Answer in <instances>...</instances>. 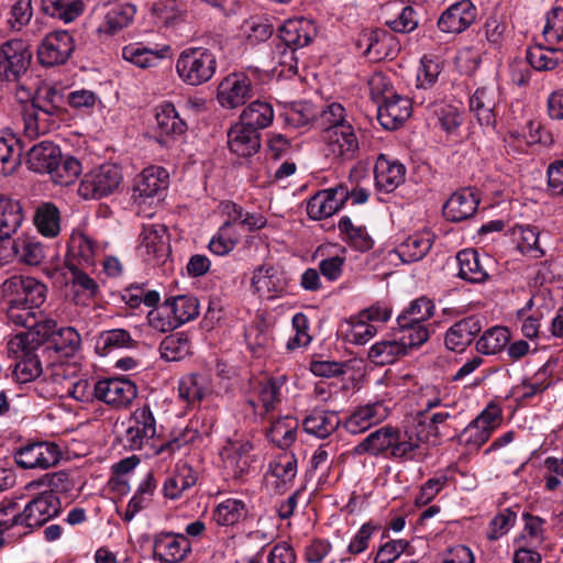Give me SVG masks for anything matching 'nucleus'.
Returning a JSON list of instances; mask_svg holds the SVG:
<instances>
[{
	"label": "nucleus",
	"mask_w": 563,
	"mask_h": 563,
	"mask_svg": "<svg viewBox=\"0 0 563 563\" xmlns=\"http://www.w3.org/2000/svg\"><path fill=\"white\" fill-rule=\"evenodd\" d=\"M217 70L214 54L205 47L184 49L176 60V73L188 86H200L209 81Z\"/></svg>",
	"instance_id": "1"
},
{
	"label": "nucleus",
	"mask_w": 563,
	"mask_h": 563,
	"mask_svg": "<svg viewBox=\"0 0 563 563\" xmlns=\"http://www.w3.org/2000/svg\"><path fill=\"white\" fill-rule=\"evenodd\" d=\"M9 352L16 358L13 374L21 384L34 380L42 372V363L37 351L42 349L38 341L35 342L33 333L21 332L10 340Z\"/></svg>",
	"instance_id": "2"
},
{
	"label": "nucleus",
	"mask_w": 563,
	"mask_h": 563,
	"mask_svg": "<svg viewBox=\"0 0 563 563\" xmlns=\"http://www.w3.org/2000/svg\"><path fill=\"white\" fill-rule=\"evenodd\" d=\"M62 511V504L58 496L53 490L43 492L31 498L21 511H18L16 521L29 533L47 523L51 519L57 517Z\"/></svg>",
	"instance_id": "3"
},
{
	"label": "nucleus",
	"mask_w": 563,
	"mask_h": 563,
	"mask_svg": "<svg viewBox=\"0 0 563 563\" xmlns=\"http://www.w3.org/2000/svg\"><path fill=\"white\" fill-rule=\"evenodd\" d=\"M32 52L29 44L20 38H12L0 45V81L18 82L26 74Z\"/></svg>",
	"instance_id": "4"
},
{
	"label": "nucleus",
	"mask_w": 563,
	"mask_h": 563,
	"mask_svg": "<svg viewBox=\"0 0 563 563\" xmlns=\"http://www.w3.org/2000/svg\"><path fill=\"white\" fill-rule=\"evenodd\" d=\"M3 295L9 302L40 308L46 300V286L34 277L12 276L2 284Z\"/></svg>",
	"instance_id": "5"
},
{
	"label": "nucleus",
	"mask_w": 563,
	"mask_h": 563,
	"mask_svg": "<svg viewBox=\"0 0 563 563\" xmlns=\"http://www.w3.org/2000/svg\"><path fill=\"white\" fill-rule=\"evenodd\" d=\"M157 433V423L151 408L145 405L136 408L128 421L123 442L131 451L142 450Z\"/></svg>",
	"instance_id": "6"
},
{
	"label": "nucleus",
	"mask_w": 563,
	"mask_h": 563,
	"mask_svg": "<svg viewBox=\"0 0 563 563\" xmlns=\"http://www.w3.org/2000/svg\"><path fill=\"white\" fill-rule=\"evenodd\" d=\"M288 287V277L282 266L263 263L253 269L251 288L262 298L276 299L282 297Z\"/></svg>",
	"instance_id": "7"
},
{
	"label": "nucleus",
	"mask_w": 563,
	"mask_h": 563,
	"mask_svg": "<svg viewBox=\"0 0 563 563\" xmlns=\"http://www.w3.org/2000/svg\"><path fill=\"white\" fill-rule=\"evenodd\" d=\"M121 180L122 175L119 167L104 164L85 175L78 191L85 199H100L112 194Z\"/></svg>",
	"instance_id": "8"
},
{
	"label": "nucleus",
	"mask_w": 563,
	"mask_h": 563,
	"mask_svg": "<svg viewBox=\"0 0 563 563\" xmlns=\"http://www.w3.org/2000/svg\"><path fill=\"white\" fill-rule=\"evenodd\" d=\"M323 153L332 159H352L358 151V139L352 125H336L322 134Z\"/></svg>",
	"instance_id": "9"
},
{
	"label": "nucleus",
	"mask_w": 563,
	"mask_h": 563,
	"mask_svg": "<svg viewBox=\"0 0 563 563\" xmlns=\"http://www.w3.org/2000/svg\"><path fill=\"white\" fill-rule=\"evenodd\" d=\"M62 453L57 444L53 442H35L19 449L14 454L18 466L24 470H46L55 466L60 460Z\"/></svg>",
	"instance_id": "10"
},
{
	"label": "nucleus",
	"mask_w": 563,
	"mask_h": 563,
	"mask_svg": "<svg viewBox=\"0 0 563 563\" xmlns=\"http://www.w3.org/2000/svg\"><path fill=\"white\" fill-rule=\"evenodd\" d=\"M143 258L153 264H163L170 254L167 229L161 223L144 224L140 234Z\"/></svg>",
	"instance_id": "11"
},
{
	"label": "nucleus",
	"mask_w": 563,
	"mask_h": 563,
	"mask_svg": "<svg viewBox=\"0 0 563 563\" xmlns=\"http://www.w3.org/2000/svg\"><path fill=\"white\" fill-rule=\"evenodd\" d=\"M75 49L74 38L67 31L48 34L37 48V57L43 66L65 64Z\"/></svg>",
	"instance_id": "12"
},
{
	"label": "nucleus",
	"mask_w": 563,
	"mask_h": 563,
	"mask_svg": "<svg viewBox=\"0 0 563 563\" xmlns=\"http://www.w3.org/2000/svg\"><path fill=\"white\" fill-rule=\"evenodd\" d=\"M191 551V542L183 533L161 532L154 537L153 555L162 563H180Z\"/></svg>",
	"instance_id": "13"
},
{
	"label": "nucleus",
	"mask_w": 563,
	"mask_h": 563,
	"mask_svg": "<svg viewBox=\"0 0 563 563\" xmlns=\"http://www.w3.org/2000/svg\"><path fill=\"white\" fill-rule=\"evenodd\" d=\"M503 411L500 407L490 402L464 430L466 443L481 448L490 438L492 433L501 424Z\"/></svg>",
	"instance_id": "14"
},
{
	"label": "nucleus",
	"mask_w": 563,
	"mask_h": 563,
	"mask_svg": "<svg viewBox=\"0 0 563 563\" xmlns=\"http://www.w3.org/2000/svg\"><path fill=\"white\" fill-rule=\"evenodd\" d=\"M252 96V81L244 74H230L218 87L217 99L227 109L244 104Z\"/></svg>",
	"instance_id": "15"
},
{
	"label": "nucleus",
	"mask_w": 563,
	"mask_h": 563,
	"mask_svg": "<svg viewBox=\"0 0 563 563\" xmlns=\"http://www.w3.org/2000/svg\"><path fill=\"white\" fill-rule=\"evenodd\" d=\"M347 198L345 185L321 190L309 199L307 213L313 220L329 218L343 207Z\"/></svg>",
	"instance_id": "16"
},
{
	"label": "nucleus",
	"mask_w": 563,
	"mask_h": 563,
	"mask_svg": "<svg viewBox=\"0 0 563 563\" xmlns=\"http://www.w3.org/2000/svg\"><path fill=\"white\" fill-rule=\"evenodd\" d=\"M97 390L98 400L115 408L126 407L137 394L134 383L120 377L98 380Z\"/></svg>",
	"instance_id": "17"
},
{
	"label": "nucleus",
	"mask_w": 563,
	"mask_h": 563,
	"mask_svg": "<svg viewBox=\"0 0 563 563\" xmlns=\"http://www.w3.org/2000/svg\"><path fill=\"white\" fill-rule=\"evenodd\" d=\"M499 100V89L495 84L478 87L470 97V110L481 125L492 126L495 124V109Z\"/></svg>",
	"instance_id": "18"
},
{
	"label": "nucleus",
	"mask_w": 563,
	"mask_h": 563,
	"mask_svg": "<svg viewBox=\"0 0 563 563\" xmlns=\"http://www.w3.org/2000/svg\"><path fill=\"white\" fill-rule=\"evenodd\" d=\"M287 376L279 375L261 382L255 387L256 399L249 398L246 404L256 416L264 417L275 410L280 402V388L286 384Z\"/></svg>",
	"instance_id": "19"
},
{
	"label": "nucleus",
	"mask_w": 563,
	"mask_h": 563,
	"mask_svg": "<svg viewBox=\"0 0 563 563\" xmlns=\"http://www.w3.org/2000/svg\"><path fill=\"white\" fill-rule=\"evenodd\" d=\"M424 444L427 443L411 424L404 431L396 428L390 455L400 461H422L428 455Z\"/></svg>",
	"instance_id": "20"
},
{
	"label": "nucleus",
	"mask_w": 563,
	"mask_h": 563,
	"mask_svg": "<svg viewBox=\"0 0 563 563\" xmlns=\"http://www.w3.org/2000/svg\"><path fill=\"white\" fill-rule=\"evenodd\" d=\"M389 415L388 408L380 401L358 406L347 417L344 427L352 434L362 433L384 421Z\"/></svg>",
	"instance_id": "21"
},
{
	"label": "nucleus",
	"mask_w": 563,
	"mask_h": 563,
	"mask_svg": "<svg viewBox=\"0 0 563 563\" xmlns=\"http://www.w3.org/2000/svg\"><path fill=\"white\" fill-rule=\"evenodd\" d=\"M476 19V8L470 0L459 1L449 7L439 18L438 26L445 33H461Z\"/></svg>",
	"instance_id": "22"
},
{
	"label": "nucleus",
	"mask_w": 563,
	"mask_h": 563,
	"mask_svg": "<svg viewBox=\"0 0 563 563\" xmlns=\"http://www.w3.org/2000/svg\"><path fill=\"white\" fill-rule=\"evenodd\" d=\"M451 417L448 407H441V410L435 411L419 410L410 424L419 432L420 439H423L427 444H435L441 435V427Z\"/></svg>",
	"instance_id": "23"
},
{
	"label": "nucleus",
	"mask_w": 563,
	"mask_h": 563,
	"mask_svg": "<svg viewBox=\"0 0 563 563\" xmlns=\"http://www.w3.org/2000/svg\"><path fill=\"white\" fill-rule=\"evenodd\" d=\"M411 114V102L398 93L394 95L377 107V119L386 130H395Z\"/></svg>",
	"instance_id": "24"
},
{
	"label": "nucleus",
	"mask_w": 563,
	"mask_h": 563,
	"mask_svg": "<svg viewBox=\"0 0 563 563\" xmlns=\"http://www.w3.org/2000/svg\"><path fill=\"white\" fill-rule=\"evenodd\" d=\"M481 319L472 316L455 322L445 333V346L455 352L463 351L482 331Z\"/></svg>",
	"instance_id": "25"
},
{
	"label": "nucleus",
	"mask_w": 563,
	"mask_h": 563,
	"mask_svg": "<svg viewBox=\"0 0 563 563\" xmlns=\"http://www.w3.org/2000/svg\"><path fill=\"white\" fill-rule=\"evenodd\" d=\"M5 262L18 261L30 266L40 265L45 258V250L41 242L30 236H19L10 242L8 254L2 255Z\"/></svg>",
	"instance_id": "26"
},
{
	"label": "nucleus",
	"mask_w": 563,
	"mask_h": 563,
	"mask_svg": "<svg viewBox=\"0 0 563 563\" xmlns=\"http://www.w3.org/2000/svg\"><path fill=\"white\" fill-rule=\"evenodd\" d=\"M253 445L249 441H231L223 449L224 468L234 478H241L251 467V451Z\"/></svg>",
	"instance_id": "27"
},
{
	"label": "nucleus",
	"mask_w": 563,
	"mask_h": 563,
	"mask_svg": "<svg viewBox=\"0 0 563 563\" xmlns=\"http://www.w3.org/2000/svg\"><path fill=\"white\" fill-rule=\"evenodd\" d=\"M168 187V173L161 166H150L136 177L134 198L146 199L157 196Z\"/></svg>",
	"instance_id": "28"
},
{
	"label": "nucleus",
	"mask_w": 563,
	"mask_h": 563,
	"mask_svg": "<svg viewBox=\"0 0 563 563\" xmlns=\"http://www.w3.org/2000/svg\"><path fill=\"white\" fill-rule=\"evenodd\" d=\"M317 29L308 19H290L279 27L282 43L296 48L307 46L316 36Z\"/></svg>",
	"instance_id": "29"
},
{
	"label": "nucleus",
	"mask_w": 563,
	"mask_h": 563,
	"mask_svg": "<svg viewBox=\"0 0 563 563\" xmlns=\"http://www.w3.org/2000/svg\"><path fill=\"white\" fill-rule=\"evenodd\" d=\"M479 199L470 189H462L452 194L443 206L444 217L452 222H460L471 218L477 210Z\"/></svg>",
	"instance_id": "30"
},
{
	"label": "nucleus",
	"mask_w": 563,
	"mask_h": 563,
	"mask_svg": "<svg viewBox=\"0 0 563 563\" xmlns=\"http://www.w3.org/2000/svg\"><path fill=\"white\" fill-rule=\"evenodd\" d=\"M228 144L232 153L241 157L252 156L261 147L260 133L240 122L229 130Z\"/></svg>",
	"instance_id": "31"
},
{
	"label": "nucleus",
	"mask_w": 563,
	"mask_h": 563,
	"mask_svg": "<svg viewBox=\"0 0 563 563\" xmlns=\"http://www.w3.org/2000/svg\"><path fill=\"white\" fill-rule=\"evenodd\" d=\"M96 250L97 245L91 238L81 232L73 233L65 261L66 267H70V263L77 267H92Z\"/></svg>",
	"instance_id": "32"
},
{
	"label": "nucleus",
	"mask_w": 563,
	"mask_h": 563,
	"mask_svg": "<svg viewBox=\"0 0 563 563\" xmlns=\"http://www.w3.org/2000/svg\"><path fill=\"white\" fill-rule=\"evenodd\" d=\"M406 168L380 154L374 167L376 186L385 192L394 191L405 179Z\"/></svg>",
	"instance_id": "33"
},
{
	"label": "nucleus",
	"mask_w": 563,
	"mask_h": 563,
	"mask_svg": "<svg viewBox=\"0 0 563 563\" xmlns=\"http://www.w3.org/2000/svg\"><path fill=\"white\" fill-rule=\"evenodd\" d=\"M396 428L391 426H384L364 438L357 445L353 448L354 455L368 454L378 456L387 450L391 451L395 440Z\"/></svg>",
	"instance_id": "34"
},
{
	"label": "nucleus",
	"mask_w": 563,
	"mask_h": 563,
	"mask_svg": "<svg viewBox=\"0 0 563 563\" xmlns=\"http://www.w3.org/2000/svg\"><path fill=\"white\" fill-rule=\"evenodd\" d=\"M60 148L53 142L43 141L32 146L27 152L26 165L29 169L48 174L57 162L60 161Z\"/></svg>",
	"instance_id": "35"
},
{
	"label": "nucleus",
	"mask_w": 563,
	"mask_h": 563,
	"mask_svg": "<svg viewBox=\"0 0 563 563\" xmlns=\"http://www.w3.org/2000/svg\"><path fill=\"white\" fill-rule=\"evenodd\" d=\"M394 37L385 30H374L363 34L360 46H364V54L373 62L388 58L393 54Z\"/></svg>",
	"instance_id": "36"
},
{
	"label": "nucleus",
	"mask_w": 563,
	"mask_h": 563,
	"mask_svg": "<svg viewBox=\"0 0 563 563\" xmlns=\"http://www.w3.org/2000/svg\"><path fill=\"white\" fill-rule=\"evenodd\" d=\"M457 276L471 284H483L489 279V275L482 266L479 254L473 249H465L457 253Z\"/></svg>",
	"instance_id": "37"
},
{
	"label": "nucleus",
	"mask_w": 563,
	"mask_h": 563,
	"mask_svg": "<svg viewBox=\"0 0 563 563\" xmlns=\"http://www.w3.org/2000/svg\"><path fill=\"white\" fill-rule=\"evenodd\" d=\"M23 221L22 207L18 200L0 195V240L14 234Z\"/></svg>",
	"instance_id": "38"
},
{
	"label": "nucleus",
	"mask_w": 563,
	"mask_h": 563,
	"mask_svg": "<svg viewBox=\"0 0 563 563\" xmlns=\"http://www.w3.org/2000/svg\"><path fill=\"white\" fill-rule=\"evenodd\" d=\"M34 224L45 238H56L60 233V212L53 202L40 203L34 212Z\"/></svg>",
	"instance_id": "39"
},
{
	"label": "nucleus",
	"mask_w": 563,
	"mask_h": 563,
	"mask_svg": "<svg viewBox=\"0 0 563 563\" xmlns=\"http://www.w3.org/2000/svg\"><path fill=\"white\" fill-rule=\"evenodd\" d=\"M307 433L318 438H327L340 426V418L334 411L316 409L302 422Z\"/></svg>",
	"instance_id": "40"
},
{
	"label": "nucleus",
	"mask_w": 563,
	"mask_h": 563,
	"mask_svg": "<svg viewBox=\"0 0 563 563\" xmlns=\"http://www.w3.org/2000/svg\"><path fill=\"white\" fill-rule=\"evenodd\" d=\"M168 51L169 46H164L162 49H152L141 44H129L122 48V57L139 68H150L165 58Z\"/></svg>",
	"instance_id": "41"
},
{
	"label": "nucleus",
	"mask_w": 563,
	"mask_h": 563,
	"mask_svg": "<svg viewBox=\"0 0 563 563\" xmlns=\"http://www.w3.org/2000/svg\"><path fill=\"white\" fill-rule=\"evenodd\" d=\"M135 13L136 9L131 3L115 4L106 13L104 20L99 26V31L107 34H115L130 25Z\"/></svg>",
	"instance_id": "42"
},
{
	"label": "nucleus",
	"mask_w": 563,
	"mask_h": 563,
	"mask_svg": "<svg viewBox=\"0 0 563 563\" xmlns=\"http://www.w3.org/2000/svg\"><path fill=\"white\" fill-rule=\"evenodd\" d=\"M82 0H42V11L65 23L75 21L84 12Z\"/></svg>",
	"instance_id": "43"
},
{
	"label": "nucleus",
	"mask_w": 563,
	"mask_h": 563,
	"mask_svg": "<svg viewBox=\"0 0 563 563\" xmlns=\"http://www.w3.org/2000/svg\"><path fill=\"white\" fill-rule=\"evenodd\" d=\"M527 60L536 70H552L563 63V52L559 48L534 45L528 48Z\"/></svg>",
	"instance_id": "44"
},
{
	"label": "nucleus",
	"mask_w": 563,
	"mask_h": 563,
	"mask_svg": "<svg viewBox=\"0 0 563 563\" xmlns=\"http://www.w3.org/2000/svg\"><path fill=\"white\" fill-rule=\"evenodd\" d=\"M274 118L272 106L265 101H253L245 108L241 114V122L258 132L260 129L267 128Z\"/></svg>",
	"instance_id": "45"
},
{
	"label": "nucleus",
	"mask_w": 563,
	"mask_h": 563,
	"mask_svg": "<svg viewBox=\"0 0 563 563\" xmlns=\"http://www.w3.org/2000/svg\"><path fill=\"white\" fill-rule=\"evenodd\" d=\"M164 309L170 311L173 320H175L177 327H179L198 317L199 302L198 299L192 296H177L167 299L164 303Z\"/></svg>",
	"instance_id": "46"
},
{
	"label": "nucleus",
	"mask_w": 563,
	"mask_h": 563,
	"mask_svg": "<svg viewBox=\"0 0 563 563\" xmlns=\"http://www.w3.org/2000/svg\"><path fill=\"white\" fill-rule=\"evenodd\" d=\"M399 341L404 344L406 353L409 349L418 347L426 343L430 336L428 328L420 322H409L406 317H398Z\"/></svg>",
	"instance_id": "47"
},
{
	"label": "nucleus",
	"mask_w": 563,
	"mask_h": 563,
	"mask_svg": "<svg viewBox=\"0 0 563 563\" xmlns=\"http://www.w3.org/2000/svg\"><path fill=\"white\" fill-rule=\"evenodd\" d=\"M432 246V238L429 233H418L408 236L399 245V255L404 262H417L423 258Z\"/></svg>",
	"instance_id": "48"
},
{
	"label": "nucleus",
	"mask_w": 563,
	"mask_h": 563,
	"mask_svg": "<svg viewBox=\"0 0 563 563\" xmlns=\"http://www.w3.org/2000/svg\"><path fill=\"white\" fill-rule=\"evenodd\" d=\"M65 95L56 87L41 89L31 102L46 117L59 115L64 111Z\"/></svg>",
	"instance_id": "49"
},
{
	"label": "nucleus",
	"mask_w": 563,
	"mask_h": 563,
	"mask_svg": "<svg viewBox=\"0 0 563 563\" xmlns=\"http://www.w3.org/2000/svg\"><path fill=\"white\" fill-rule=\"evenodd\" d=\"M156 123L162 134L180 135L185 133L187 125L179 117L173 103H164L157 108Z\"/></svg>",
	"instance_id": "50"
},
{
	"label": "nucleus",
	"mask_w": 563,
	"mask_h": 563,
	"mask_svg": "<svg viewBox=\"0 0 563 563\" xmlns=\"http://www.w3.org/2000/svg\"><path fill=\"white\" fill-rule=\"evenodd\" d=\"M162 358L167 362L183 360L190 354V341L186 333L176 332L167 335L159 344Z\"/></svg>",
	"instance_id": "51"
},
{
	"label": "nucleus",
	"mask_w": 563,
	"mask_h": 563,
	"mask_svg": "<svg viewBox=\"0 0 563 563\" xmlns=\"http://www.w3.org/2000/svg\"><path fill=\"white\" fill-rule=\"evenodd\" d=\"M405 355L407 353L399 339L377 342L368 352V358L376 365L391 364Z\"/></svg>",
	"instance_id": "52"
},
{
	"label": "nucleus",
	"mask_w": 563,
	"mask_h": 563,
	"mask_svg": "<svg viewBox=\"0 0 563 563\" xmlns=\"http://www.w3.org/2000/svg\"><path fill=\"white\" fill-rule=\"evenodd\" d=\"M197 482V475L195 471L184 465L178 468L177 473L168 477L164 483V495L170 499L178 498L181 493L192 487Z\"/></svg>",
	"instance_id": "53"
},
{
	"label": "nucleus",
	"mask_w": 563,
	"mask_h": 563,
	"mask_svg": "<svg viewBox=\"0 0 563 563\" xmlns=\"http://www.w3.org/2000/svg\"><path fill=\"white\" fill-rule=\"evenodd\" d=\"M80 173L81 164L77 158L73 156L63 158L60 155V161L53 166L48 174L56 185L69 186L76 181Z\"/></svg>",
	"instance_id": "54"
},
{
	"label": "nucleus",
	"mask_w": 563,
	"mask_h": 563,
	"mask_svg": "<svg viewBox=\"0 0 563 563\" xmlns=\"http://www.w3.org/2000/svg\"><path fill=\"white\" fill-rule=\"evenodd\" d=\"M318 108L308 101H299L291 103L286 108L283 117L288 125L301 128L310 122L316 123Z\"/></svg>",
	"instance_id": "55"
},
{
	"label": "nucleus",
	"mask_w": 563,
	"mask_h": 563,
	"mask_svg": "<svg viewBox=\"0 0 563 563\" xmlns=\"http://www.w3.org/2000/svg\"><path fill=\"white\" fill-rule=\"evenodd\" d=\"M297 427V420L286 416L272 422L267 435L279 448H287L296 439Z\"/></svg>",
	"instance_id": "56"
},
{
	"label": "nucleus",
	"mask_w": 563,
	"mask_h": 563,
	"mask_svg": "<svg viewBox=\"0 0 563 563\" xmlns=\"http://www.w3.org/2000/svg\"><path fill=\"white\" fill-rule=\"evenodd\" d=\"M32 103L23 108V132L30 140L36 139L49 131L48 120Z\"/></svg>",
	"instance_id": "57"
},
{
	"label": "nucleus",
	"mask_w": 563,
	"mask_h": 563,
	"mask_svg": "<svg viewBox=\"0 0 563 563\" xmlns=\"http://www.w3.org/2000/svg\"><path fill=\"white\" fill-rule=\"evenodd\" d=\"M509 341V332L504 327H494L483 333L476 342V350L482 354H496L500 352Z\"/></svg>",
	"instance_id": "58"
},
{
	"label": "nucleus",
	"mask_w": 563,
	"mask_h": 563,
	"mask_svg": "<svg viewBox=\"0 0 563 563\" xmlns=\"http://www.w3.org/2000/svg\"><path fill=\"white\" fill-rule=\"evenodd\" d=\"M80 342L79 333L71 327L59 328L48 341L49 347L64 356L73 355L79 349Z\"/></svg>",
	"instance_id": "59"
},
{
	"label": "nucleus",
	"mask_w": 563,
	"mask_h": 563,
	"mask_svg": "<svg viewBox=\"0 0 563 563\" xmlns=\"http://www.w3.org/2000/svg\"><path fill=\"white\" fill-rule=\"evenodd\" d=\"M316 124L322 130V134L332 126L351 125L345 121V109L336 102L318 108Z\"/></svg>",
	"instance_id": "60"
},
{
	"label": "nucleus",
	"mask_w": 563,
	"mask_h": 563,
	"mask_svg": "<svg viewBox=\"0 0 563 563\" xmlns=\"http://www.w3.org/2000/svg\"><path fill=\"white\" fill-rule=\"evenodd\" d=\"M244 515V504L238 499H228L217 506L213 512L214 521L220 526H232Z\"/></svg>",
	"instance_id": "61"
},
{
	"label": "nucleus",
	"mask_w": 563,
	"mask_h": 563,
	"mask_svg": "<svg viewBox=\"0 0 563 563\" xmlns=\"http://www.w3.org/2000/svg\"><path fill=\"white\" fill-rule=\"evenodd\" d=\"M38 314L41 311H36V308L9 302L7 316L9 321L15 325L32 330L38 324Z\"/></svg>",
	"instance_id": "62"
},
{
	"label": "nucleus",
	"mask_w": 563,
	"mask_h": 563,
	"mask_svg": "<svg viewBox=\"0 0 563 563\" xmlns=\"http://www.w3.org/2000/svg\"><path fill=\"white\" fill-rule=\"evenodd\" d=\"M15 144L18 140L14 134L8 131L0 132V170L4 174L12 172L16 165Z\"/></svg>",
	"instance_id": "63"
},
{
	"label": "nucleus",
	"mask_w": 563,
	"mask_h": 563,
	"mask_svg": "<svg viewBox=\"0 0 563 563\" xmlns=\"http://www.w3.org/2000/svg\"><path fill=\"white\" fill-rule=\"evenodd\" d=\"M517 512L506 508L497 514L489 522L487 538L492 541L498 540L505 536L516 523Z\"/></svg>",
	"instance_id": "64"
}]
</instances>
